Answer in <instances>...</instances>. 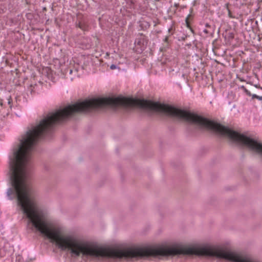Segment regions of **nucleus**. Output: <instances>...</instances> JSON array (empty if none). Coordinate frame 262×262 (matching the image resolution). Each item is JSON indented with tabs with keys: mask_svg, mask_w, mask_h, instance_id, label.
Masks as SVG:
<instances>
[{
	"mask_svg": "<svg viewBox=\"0 0 262 262\" xmlns=\"http://www.w3.org/2000/svg\"><path fill=\"white\" fill-rule=\"evenodd\" d=\"M147 40L145 36L142 34H140L136 38L135 44L136 46H139L141 50L143 49L147 45Z\"/></svg>",
	"mask_w": 262,
	"mask_h": 262,
	"instance_id": "f257e3e1",
	"label": "nucleus"
},
{
	"mask_svg": "<svg viewBox=\"0 0 262 262\" xmlns=\"http://www.w3.org/2000/svg\"><path fill=\"white\" fill-rule=\"evenodd\" d=\"M77 26H78L79 28L84 31L86 29V26L82 23H79L78 25H77Z\"/></svg>",
	"mask_w": 262,
	"mask_h": 262,
	"instance_id": "f03ea898",
	"label": "nucleus"
},
{
	"mask_svg": "<svg viewBox=\"0 0 262 262\" xmlns=\"http://www.w3.org/2000/svg\"><path fill=\"white\" fill-rule=\"evenodd\" d=\"M255 98H256V99H258L259 100H262V96H258L256 94H253L252 95V99H254Z\"/></svg>",
	"mask_w": 262,
	"mask_h": 262,
	"instance_id": "7ed1b4c3",
	"label": "nucleus"
},
{
	"mask_svg": "<svg viewBox=\"0 0 262 262\" xmlns=\"http://www.w3.org/2000/svg\"><path fill=\"white\" fill-rule=\"evenodd\" d=\"M245 92H246V94L250 96H252V94L251 93H250V91H249L248 90H247L246 89H245Z\"/></svg>",
	"mask_w": 262,
	"mask_h": 262,
	"instance_id": "20e7f679",
	"label": "nucleus"
},
{
	"mask_svg": "<svg viewBox=\"0 0 262 262\" xmlns=\"http://www.w3.org/2000/svg\"><path fill=\"white\" fill-rule=\"evenodd\" d=\"M110 68L112 69V70H114L116 68V66L114 64H112L111 66L110 67Z\"/></svg>",
	"mask_w": 262,
	"mask_h": 262,
	"instance_id": "39448f33",
	"label": "nucleus"
},
{
	"mask_svg": "<svg viewBox=\"0 0 262 262\" xmlns=\"http://www.w3.org/2000/svg\"><path fill=\"white\" fill-rule=\"evenodd\" d=\"M228 15H229V16L230 17H231V18H232V15H231V12H230V10H228Z\"/></svg>",
	"mask_w": 262,
	"mask_h": 262,
	"instance_id": "423d86ee",
	"label": "nucleus"
},
{
	"mask_svg": "<svg viewBox=\"0 0 262 262\" xmlns=\"http://www.w3.org/2000/svg\"><path fill=\"white\" fill-rule=\"evenodd\" d=\"M167 37H166V38H165V41H167Z\"/></svg>",
	"mask_w": 262,
	"mask_h": 262,
	"instance_id": "0eeeda50",
	"label": "nucleus"
},
{
	"mask_svg": "<svg viewBox=\"0 0 262 262\" xmlns=\"http://www.w3.org/2000/svg\"><path fill=\"white\" fill-rule=\"evenodd\" d=\"M187 20H188V18H187L186 19V21L187 24L188 23Z\"/></svg>",
	"mask_w": 262,
	"mask_h": 262,
	"instance_id": "6e6552de",
	"label": "nucleus"
}]
</instances>
